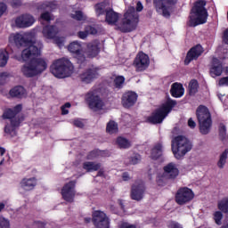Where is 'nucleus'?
Listing matches in <instances>:
<instances>
[{
    "label": "nucleus",
    "instance_id": "obj_18",
    "mask_svg": "<svg viewBox=\"0 0 228 228\" xmlns=\"http://www.w3.org/2000/svg\"><path fill=\"white\" fill-rule=\"evenodd\" d=\"M97 77H99V69L95 68L86 69L79 75L80 81L85 85H90Z\"/></svg>",
    "mask_w": 228,
    "mask_h": 228
},
{
    "label": "nucleus",
    "instance_id": "obj_21",
    "mask_svg": "<svg viewBox=\"0 0 228 228\" xmlns=\"http://www.w3.org/2000/svg\"><path fill=\"white\" fill-rule=\"evenodd\" d=\"M136 101H138V94L134 92L125 93L122 96V104L124 108H131V106H134Z\"/></svg>",
    "mask_w": 228,
    "mask_h": 228
},
{
    "label": "nucleus",
    "instance_id": "obj_4",
    "mask_svg": "<svg viewBox=\"0 0 228 228\" xmlns=\"http://www.w3.org/2000/svg\"><path fill=\"white\" fill-rule=\"evenodd\" d=\"M172 151L175 158L181 159L191 151V142L185 136L178 135L172 141Z\"/></svg>",
    "mask_w": 228,
    "mask_h": 228
},
{
    "label": "nucleus",
    "instance_id": "obj_25",
    "mask_svg": "<svg viewBox=\"0 0 228 228\" xmlns=\"http://www.w3.org/2000/svg\"><path fill=\"white\" fill-rule=\"evenodd\" d=\"M163 156V144L160 142L156 143L151 151L150 158L151 159H159Z\"/></svg>",
    "mask_w": 228,
    "mask_h": 228
},
{
    "label": "nucleus",
    "instance_id": "obj_41",
    "mask_svg": "<svg viewBox=\"0 0 228 228\" xmlns=\"http://www.w3.org/2000/svg\"><path fill=\"white\" fill-rule=\"evenodd\" d=\"M217 208L219 211L227 213L228 211V198H224L218 202Z\"/></svg>",
    "mask_w": 228,
    "mask_h": 228
},
{
    "label": "nucleus",
    "instance_id": "obj_64",
    "mask_svg": "<svg viewBox=\"0 0 228 228\" xmlns=\"http://www.w3.org/2000/svg\"><path fill=\"white\" fill-rule=\"evenodd\" d=\"M119 204H120V206H122V200H119Z\"/></svg>",
    "mask_w": 228,
    "mask_h": 228
},
{
    "label": "nucleus",
    "instance_id": "obj_9",
    "mask_svg": "<svg viewBox=\"0 0 228 228\" xmlns=\"http://www.w3.org/2000/svg\"><path fill=\"white\" fill-rule=\"evenodd\" d=\"M86 101L88 102L89 107L94 111H101V110H106V103L101 100L97 91H91L86 94Z\"/></svg>",
    "mask_w": 228,
    "mask_h": 228
},
{
    "label": "nucleus",
    "instance_id": "obj_57",
    "mask_svg": "<svg viewBox=\"0 0 228 228\" xmlns=\"http://www.w3.org/2000/svg\"><path fill=\"white\" fill-rule=\"evenodd\" d=\"M122 179L123 181H129V179H131V176L129 175L128 173H123Z\"/></svg>",
    "mask_w": 228,
    "mask_h": 228
},
{
    "label": "nucleus",
    "instance_id": "obj_16",
    "mask_svg": "<svg viewBox=\"0 0 228 228\" xmlns=\"http://www.w3.org/2000/svg\"><path fill=\"white\" fill-rule=\"evenodd\" d=\"M143 195H145V184H143V182L142 181L135 182L132 185L130 194L132 200H137V202H140V200L143 199Z\"/></svg>",
    "mask_w": 228,
    "mask_h": 228
},
{
    "label": "nucleus",
    "instance_id": "obj_6",
    "mask_svg": "<svg viewBox=\"0 0 228 228\" xmlns=\"http://www.w3.org/2000/svg\"><path fill=\"white\" fill-rule=\"evenodd\" d=\"M196 115L199 120L201 134H208L209 131H211V126H213L209 110H208L206 106L200 105L196 110Z\"/></svg>",
    "mask_w": 228,
    "mask_h": 228
},
{
    "label": "nucleus",
    "instance_id": "obj_48",
    "mask_svg": "<svg viewBox=\"0 0 228 228\" xmlns=\"http://www.w3.org/2000/svg\"><path fill=\"white\" fill-rule=\"evenodd\" d=\"M218 86H228V77H224L219 79Z\"/></svg>",
    "mask_w": 228,
    "mask_h": 228
},
{
    "label": "nucleus",
    "instance_id": "obj_45",
    "mask_svg": "<svg viewBox=\"0 0 228 228\" xmlns=\"http://www.w3.org/2000/svg\"><path fill=\"white\" fill-rule=\"evenodd\" d=\"M168 228H183V224L175 221H169L167 224Z\"/></svg>",
    "mask_w": 228,
    "mask_h": 228
},
{
    "label": "nucleus",
    "instance_id": "obj_13",
    "mask_svg": "<svg viewBox=\"0 0 228 228\" xmlns=\"http://www.w3.org/2000/svg\"><path fill=\"white\" fill-rule=\"evenodd\" d=\"M194 194L191 189L183 187L178 190L175 195V201L180 206H183V204H186L187 202H190V200H192Z\"/></svg>",
    "mask_w": 228,
    "mask_h": 228
},
{
    "label": "nucleus",
    "instance_id": "obj_38",
    "mask_svg": "<svg viewBox=\"0 0 228 228\" xmlns=\"http://www.w3.org/2000/svg\"><path fill=\"white\" fill-rule=\"evenodd\" d=\"M213 220L216 225H221L222 224V220H224V213L222 210H216L212 214Z\"/></svg>",
    "mask_w": 228,
    "mask_h": 228
},
{
    "label": "nucleus",
    "instance_id": "obj_7",
    "mask_svg": "<svg viewBox=\"0 0 228 228\" xmlns=\"http://www.w3.org/2000/svg\"><path fill=\"white\" fill-rule=\"evenodd\" d=\"M174 106H175V102L171 99L167 100L148 118V122L150 124H161L168 113L172 111Z\"/></svg>",
    "mask_w": 228,
    "mask_h": 228
},
{
    "label": "nucleus",
    "instance_id": "obj_17",
    "mask_svg": "<svg viewBox=\"0 0 228 228\" xmlns=\"http://www.w3.org/2000/svg\"><path fill=\"white\" fill-rule=\"evenodd\" d=\"M164 173L161 176H159L160 179H175L179 175V167L177 164L170 162L163 167Z\"/></svg>",
    "mask_w": 228,
    "mask_h": 228
},
{
    "label": "nucleus",
    "instance_id": "obj_28",
    "mask_svg": "<svg viewBox=\"0 0 228 228\" xmlns=\"http://www.w3.org/2000/svg\"><path fill=\"white\" fill-rule=\"evenodd\" d=\"M118 13L115 12L113 10L107 11L106 22H108V24H117V22H118Z\"/></svg>",
    "mask_w": 228,
    "mask_h": 228
},
{
    "label": "nucleus",
    "instance_id": "obj_8",
    "mask_svg": "<svg viewBox=\"0 0 228 228\" xmlns=\"http://www.w3.org/2000/svg\"><path fill=\"white\" fill-rule=\"evenodd\" d=\"M22 110V105H17L13 110L9 109L4 113V118L10 119V125H6L4 131L7 134L11 136H15V129L19 127L20 121H17V118H14L17 113L20 112Z\"/></svg>",
    "mask_w": 228,
    "mask_h": 228
},
{
    "label": "nucleus",
    "instance_id": "obj_54",
    "mask_svg": "<svg viewBox=\"0 0 228 228\" xmlns=\"http://www.w3.org/2000/svg\"><path fill=\"white\" fill-rule=\"evenodd\" d=\"M188 126H189V127H191V129H194V127H196V126H197V123H195V121H193L192 118H190L188 120Z\"/></svg>",
    "mask_w": 228,
    "mask_h": 228
},
{
    "label": "nucleus",
    "instance_id": "obj_22",
    "mask_svg": "<svg viewBox=\"0 0 228 228\" xmlns=\"http://www.w3.org/2000/svg\"><path fill=\"white\" fill-rule=\"evenodd\" d=\"M223 72H224V67L222 66V63L218 59L214 58L212 61L211 68H210L211 77H218L222 76Z\"/></svg>",
    "mask_w": 228,
    "mask_h": 228
},
{
    "label": "nucleus",
    "instance_id": "obj_61",
    "mask_svg": "<svg viewBox=\"0 0 228 228\" xmlns=\"http://www.w3.org/2000/svg\"><path fill=\"white\" fill-rule=\"evenodd\" d=\"M136 10L138 12H142L143 10V5L142 4V3H140V2L137 3Z\"/></svg>",
    "mask_w": 228,
    "mask_h": 228
},
{
    "label": "nucleus",
    "instance_id": "obj_43",
    "mask_svg": "<svg viewBox=\"0 0 228 228\" xmlns=\"http://www.w3.org/2000/svg\"><path fill=\"white\" fill-rule=\"evenodd\" d=\"M41 22L45 20V22H50V20H53V15H51V13H49L48 12H43L41 14V18H40Z\"/></svg>",
    "mask_w": 228,
    "mask_h": 228
},
{
    "label": "nucleus",
    "instance_id": "obj_1",
    "mask_svg": "<svg viewBox=\"0 0 228 228\" xmlns=\"http://www.w3.org/2000/svg\"><path fill=\"white\" fill-rule=\"evenodd\" d=\"M9 42L15 44L18 47H26L20 57H16L18 61H28L21 68V72L26 77H35L40 76L42 72L47 69V61L43 58H37L42 53L44 45L40 42H33V34L29 32L21 34H12L9 37Z\"/></svg>",
    "mask_w": 228,
    "mask_h": 228
},
{
    "label": "nucleus",
    "instance_id": "obj_3",
    "mask_svg": "<svg viewBox=\"0 0 228 228\" xmlns=\"http://www.w3.org/2000/svg\"><path fill=\"white\" fill-rule=\"evenodd\" d=\"M52 74L55 77L63 79L64 77H69L74 73V65L69 61V59H59L54 61L50 67Z\"/></svg>",
    "mask_w": 228,
    "mask_h": 228
},
{
    "label": "nucleus",
    "instance_id": "obj_31",
    "mask_svg": "<svg viewBox=\"0 0 228 228\" xmlns=\"http://www.w3.org/2000/svg\"><path fill=\"white\" fill-rule=\"evenodd\" d=\"M108 6H110V4L108 2L97 4L94 6L96 15H102L105 12L106 13H108Z\"/></svg>",
    "mask_w": 228,
    "mask_h": 228
},
{
    "label": "nucleus",
    "instance_id": "obj_5",
    "mask_svg": "<svg viewBox=\"0 0 228 228\" xmlns=\"http://www.w3.org/2000/svg\"><path fill=\"white\" fill-rule=\"evenodd\" d=\"M138 21V12H136L134 7H129L124 15L123 22L118 26V29H120L123 33H129L136 29Z\"/></svg>",
    "mask_w": 228,
    "mask_h": 228
},
{
    "label": "nucleus",
    "instance_id": "obj_55",
    "mask_svg": "<svg viewBox=\"0 0 228 228\" xmlns=\"http://www.w3.org/2000/svg\"><path fill=\"white\" fill-rule=\"evenodd\" d=\"M10 164V155H6L5 159H2L0 165Z\"/></svg>",
    "mask_w": 228,
    "mask_h": 228
},
{
    "label": "nucleus",
    "instance_id": "obj_40",
    "mask_svg": "<svg viewBox=\"0 0 228 228\" xmlns=\"http://www.w3.org/2000/svg\"><path fill=\"white\" fill-rule=\"evenodd\" d=\"M199 92V82L197 80H191L189 84L190 95H195Z\"/></svg>",
    "mask_w": 228,
    "mask_h": 228
},
{
    "label": "nucleus",
    "instance_id": "obj_34",
    "mask_svg": "<svg viewBox=\"0 0 228 228\" xmlns=\"http://www.w3.org/2000/svg\"><path fill=\"white\" fill-rule=\"evenodd\" d=\"M69 15L71 19H74L75 20H78V21L86 20V15H85V13H83V12L79 10H73Z\"/></svg>",
    "mask_w": 228,
    "mask_h": 228
},
{
    "label": "nucleus",
    "instance_id": "obj_58",
    "mask_svg": "<svg viewBox=\"0 0 228 228\" xmlns=\"http://www.w3.org/2000/svg\"><path fill=\"white\" fill-rule=\"evenodd\" d=\"M9 3H11L12 6H19V4H20V2L19 0H9Z\"/></svg>",
    "mask_w": 228,
    "mask_h": 228
},
{
    "label": "nucleus",
    "instance_id": "obj_29",
    "mask_svg": "<svg viewBox=\"0 0 228 228\" xmlns=\"http://www.w3.org/2000/svg\"><path fill=\"white\" fill-rule=\"evenodd\" d=\"M115 145H117L118 149H129V147H131V141L125 137L119 136L116 139Z\"/></svg>",
    "mask_w": 228,
    "mask_h": 228
},
{
    "label": "nucleus",
    "instance_id": "obj_11",
    "mask_svg": "<svg viewBox=\"0 0 228 228\" xmlns=\"http://www.w3.org/2000/svg\"><path fill=\"white\" fill-rule=\"evenodd\" d=\"M149 65H151V59L149 58V55L143 52L137 53L134 61V67H135L136 71L143 72V70L149 69Z\"/></svg>",
    "mask_w": 228,
    "mask_h": 228
},
{
    "label": "nucleus",
    "instance_id": "obj_32",
    "mask_svg": "<svg viewBox=\"0 0 228 228\" xmlns=\"http://www.w3.org/2000/svg\"><path fill=\"white\" fill-rule=\"evenodd\" d=\"M83 167H84V170H86L87 172H95L99 168H101V164L87 161L84 163Z\"/></svg>",
    "mask_w": 228,
    "mask_h": 228
},
{
    "label": "nucleus",
    "instance_id": "obj_42",
    "mask_svg": "<svg viewBox=\"0 0 228 228\" xmlns=\"http://www.w3.org/2000/svg\"><path fill=\"white\" fill-rule=\"evenodd\" d=\"M124 81H126V78H124V77L122 76L116 77V78L114 79L115 87L122 88V86H124Z\"/></svg>",
    "mask_w": 228,
    "mask_h": 228
},
{
    "label": "nucleus",
    "instance_id": "obj_35",
    "mask_svg": "<svg viewBox=\"0 0 228 228\" xmlns=\"http://www.w3.org/2000/svg\"><path fill=\"white\" fill-rule=\"evenodd\" d=\"M228 158V149L224 150L219 156V160L217 162L218 168H224L225 167V163H227Z\"/></svg>",
    "mask_w": 228,
    "mask_h": 228
},
{
    "label": "nucleus",
    "instance_id": "obj_26",
    "mask_svg": "<svg viewBox=\"0 0 228 228\" xmlns=\"http://www.w3.org/2000/svg\"><path fill=\"white\" fill-rule=\"evenodd\" d=\"M170 92L173 97H183L184 95V87L179 83H175L172 85Z\"/></svg>",
    "mask_w": 228,
    "mask_h": 228
},
{
    "label": "nucleus",
    "instance_id": "obj_56",
    "mask_svg": "<svg viewBox=\"0 0 228 228\" xmlns=\"http://www.w3.org/2000/svg\"><path fill=\"white\" fill-rule=\"evenodd\" d=\"M9 76H10V74H8L6 72L0 73V83H1V81H4V79H6V77H8Z\"/></svg>",
    "mask_w": 228,
    "mask_h": 228
},
{
    "label": "nucleus",
    "instance_id": "obj_46",
    "mask_svg": "<svg viewBox=\"0 0 228 228\" xmlns=\"http://www.w3.org/2000/svg\"><path fill=\"white\" fill-rule=\"evenodd\" d=\"M69 109H70V103H65L61 108V115H69Z\"/></svg>",
    "mask_w": 228,
    "mask_h": 228
},
{
    "label": "nucleus",
    "instance_id": "obj_53",
    "mask_svg": "<svg viewBox=\"0 0 228 228\" xmlns=\"http://www.w3.org/2000/svg\"><path fill=\"white\" fill-rule=\"evenodd\" d=\"M73 125L76 126V127H83L85 125L83 124V122L79 119H75L73 121Z\"/></svg>",
    "mask_w": 228,
    "mask_h": 228
},
{
    "label": "nucleus",
    "instance_id": "obj_50",
    "mask_svg": "<svg viewBox=\"0 0 228 228\" xmlns=\"http://www.w3.org/2000/svg\"><path fill=\"white\" fill-rule=\"evenodd\" d=\"M119 228H136V226L129 223L122 222L119 224Z\"/></svg>",
    "mask_w": 228,
    "mask_h": 228
},
{
    "label": "nucleus",
    "instance_id": "obj_19",
    "mask_svg": "<svg viewBox=\"0 0 228 228\" xmlns=\"http://www.w3.org/2000/svg\"><path fill=\"white\" fill-rule=\"evenodd\" d=\"M204 53V48L202 45H198L192 47L187 53L184 63L185 65H190V62L193 61V60H197L200 54Z\"/></svg>",
    "mask_w": 228,
    "mask_h": 228
},
{
    "label": "nucleus",
    "instance_id": "obj_30",
    "mask_svg": "<svg viewBox=\"0 0 228 228\" xmlns=\"http://www.w3.org/2000/svg\"><path fill=\"white\" fill-rule=\"evenodd\" d=\"M26 95V89L24 87L18 86L10 90L11 97H24Z\"/></svg>",
    "mask_w": 228,
    "mask_h": 228
},
{
    "label": "nucleus",
    "instance_id": "obj_10",
    "mask_svg": "<svg viewBox=\"0 0 228 228\" xmlns=\"http://www.w3.org/2000/svg\"><path fill=\"white\" fill-rule=\"evenodd\" d=\"M153 4L159 13L170 17V8L177 4V0H153Z\"/></svg>",
    "mask_w": 228,
    "mask_h": 228
},
{
    "label": "nucleus",
    "instance_id": "obj_36",
    "mask_svg": "<svg viewBox=\"0 0 228 228\" xmlns=\"http://www.w3.org/2000/svg\"><path fill=\"white\" fill-rule=\"evenodd\" d=\"M10 60V54L6 50H0V67H6Z\"/></svg>",
    "mask_w": 228,
    "mask_h": 228
},
{
    "label": "nucleus",
    "instance_id": "obj_12",
    "mask_svg": "<svg viewBox=\"0 0 228 228\" xmlns=\"http://www.w3.org/2000/svg\"><path fill=\"white\" fill-rule=\"evenodd\" d=\"M61 197L66 202H74L76 197V182L70 181L61 189Z\"/></svg>",
    "mask_w": 228,
    "mask_h": 228
},
{
    "label": "nucleus",
    "instance_id": "obj_60",
    "mask_svg": "<svg viewBox=\"0 0 228 228\" xmlns=\"http://www.w3.org/2000/svg\"><path fill=\"white\" fill-rule=\"evenodd\" d=\"M55 44H57V45H59V47H61V45H63V39H55Z\"/></svg>",
    "mask_w": 228,
    "mask_h": 228
},
{
    "label": "nucleus",
    "instance_id": "obj_62",
    "mask_svg": "<svg viewBox=\"0 0 228 228\" xmlns=\"http://www.w3.org/2000/svg\"><path fill=\"white\" fill-rule=\"evenodd\" d=\"M4 154H6V149L0 146V156H4Z\"/></svg>",
    "mask_w": 228,
    "mask_h": 228
},
{
    "label": "nucleus",
    "instance_id": "obj_47",
    "mask_svg": "<svg viewBox=\"0 0 228 228\" xmlns=\"http://www.w3.org/2000/svg\"><path fill=\"white\" fill-rule=\"evenodd\" d=\"M8 7L6 6V4L0 2V18H2L3 15H4Z\"/></svg>",
    "mask_w": 228,
    "mask_h": 228
},
{
    "label": "nucleus",
    "instance_id": "obj_52",
    "mask_svg": "<svg viewBox=\"0 0 228 228\" xmlns=\"http://www.w3.org/2000/svg\"><path fill=\"white\" fill-rule=\"evenodd\" d=\"M219 133L222 138H225V126L221 125L219 128Z\"/></svg>",
    "mask_w": 228,
    "mask_h": 228
},
{
    "label": "nucleus",
    "instance_id": "obj_59",
    "mask_svg": "<svg viewBox=\"0 0 228 228\" xmlns=\"http://www.w3.org/2000/svg\"><path fill=\"white\" fill-rule=\"evenodd\" d=\"M224 41L228 45V28L224 31Z\"/></svg>",
    "mask_w": 228,
    "mask_h": 228
},
{
    "label": "nucleus",
    "instance_id": "obj_44",
    "mask_svg": "<svg viewBox=\"0 0 228 228\" xmlns=\"http://www.w3.org/2000/svg\"><path fill=\"white\" fill-rule=\"evenodd\" d=\"M0 228H10V221L4 217H0Z\"/></svg>",
    "mask_w": 228,
    "mask_h": 228
},
{
    "label": "nucleus",
    "instance_id": "obj_15",
    "mask_svg": "<svg viewBox=\"0 0 228 228\" xmlns=\"http://www.w3.org/2000/svg\"><path fill=\"white\" fill-rule=\"evenodd\" d=\"M93 220L96 228H110V218L101 210L94 212Z\"/></svg>",
    "mask_w": 228,
    "mask_h": 228
},
{
    "label": "nucleus",
    "instance_id": "obj_24",
    "mask_svg": "<svg viewBox=\"0 0 228 228\" xmlns=\"http://www.w3.org/2000/svg\"><path fill=\"white\" fill-rule=\"evenodd\" d=\"M86 53L90 58H95V56L99 54V41H94L92 43H89L87 45V49L86 51Z\"/></svg>",
    "mask_w": 228,
    "mask_h": 228
},
{
    "label": "nucleus",
    "instance_id": "obj_63",
    "mask_svg": "<svg viewBox=\"0 0 228 228\" xmlns=\"http://www.w3.org/2000/svg\"><path fill=\"white\" fill-rule=\"evenodd\" d=\"M4 209V203H0V212Z\"/></svg>",
    "mask_w": 228,
    "mask_h": 228
},
{
    "label": "nucleus",
    "instance_id": "obj_2",
    "mask_svg": "<svg viewBox=\"0 0 228 228\" xmlns=\"http://www.w3.org/2000/svg\"><path fill=\"white\" fill-rule=\"evenodd\" d=\"M205 6L206 1L204 0H200L195 3L189 16L188 26L196 28V26H200V24H206V22H208V15Z\"/></svg>",
    "mask_w": 228,
    "mask_h": 228
},
{
    "label": "nucleus",
    "instance_id": "obj_20",
    "mask_svg": "<svg viewBox=\"0 0 228 228\" xmlns=\"http://www.w3.org/2000/svg\"><path fill=\"white\" fill-rule=\"evenodd\" d=\"M18 28H29L35 24V18L31 14H23L15 20Z\"/></svg>",
    "mask_w": 228,
    "mask_h": 228
},
{
    "label": "nucleus",
    "instance_id": "obj_39",
    "mask_svg": "<svg viewBox=\"0 0 228 228\" xmlns=\"http://www.w3.org/2000/svg\"><path fill=\"white\" fill-rule=\"evenodd\" d=\"M58 4L56 2H45L39 6V10H56Z\"/></svg>",
    "mask_w": 228,
    "mask_h": 228
},
{
    "label": "nucleus",
    "instance_id": "obj_23",
    "mask_svg": "<svg viewBox=\"0 0 228 228\" xmlns=\"http://www.w3.org/2000/svg\"><path fill=\"white\" fill-rule=\"evenodd\" d=\"M68 49L69 53H73L74 54H76V58H77L79 61H83V60H85V56L83 55V53H81V44H79L77 41L71 43L68 46Z\"/></svg>",
    "mask_w": 228,
    "mask_h": 228
},
{
    "label": "nucleus",
    "instance_id": "obj_27",
    "mask_svg": "<svg viewBox=\"0 0 228 228\" xmlns=\"http://www.w3.org/2000/svg\"><path fill=\"white\" fill-rule=\"evenodd\" d=\"M56 33H58V28L54 26H46L43 28V35L45 38H48L49 40L54 38V37H56Z\"/></svg>",
    "mask_w": 228,
    "mask_h": 228
},
{
    "label": "nucleus",
    "instance_id": "obj_37",
    "mask_svg": "<svg viewBox=\"0 0 228 228\" xmlns=\"http://www.w3.org/2000/svg\"><path fill=\"white\" fill-rule=\"evenodd\" d=\"M106 131L109 134H116L118 133V125L115 121H110L107 124Z\"/></svg>",
    "mask_w": 228,
    "mask_h": 228
},
{
    "label": "nucleus",
    "instance_id": "obj_51",
    "mask_svg": "<svg viewBox=\"0 0 228 228\" xmlns=\"http://www.w3.org/2000/svg\"><path fill=\"white\" fill-rule=\"evenodd\" d=\"M97 156H99V151H91L87 156V159H95Z\"/></svg>",
    "mask_w": 228,
    "mask_h": 228
},
{
    "label": "nucleus",
    "instance_id": "obj_14",
    "mask_svg": "<svg viewBox=\"0 0 228 228\" xmlns=\"http://www.w3.org/2000/svg\"><path fill=\"white\" fill-rule=\"evenodd\" d=\"M37 179L35 177L23 178L19 184L18 191L20 195H28V191L35 190Z\"/></svg>",
    "mask_w": 228,
    "mask_h": 228
},
{
    "label": "nucleus",
    "instance_id": "obj_49",
    "mask_svg": "<svg viewBox=\"0 0 228 228\" xmlns=\"http://www.w3.org/2000/svg\"><path fill=\"white\" fill-rule=\"evenodd\" d=\"M139 161H142V157L140 155H135L131 159L132 165H138Z\"/></svg>",
    "mask_w": 228,
    "mask_h": 228
},
{
    "label": "nucleus",
    "instance_id": "obj_33",
    "mask_svg": "<svg viewBox=\"0 0 228 228\" xmlns=\"http://www.w3.org/2000/svg\"><path fill=\"white\" fill-rule=\"evenodd\" d=\"M97 34V29L94 27H86V31H80L78 32V37L82 40H85L88 35H96Z\"/></svg>",
    "mask_w": 228,
    "mask_h": 228
}]
</instances>
